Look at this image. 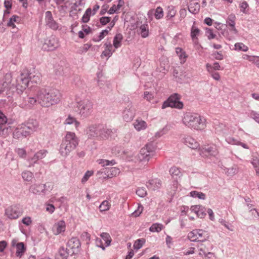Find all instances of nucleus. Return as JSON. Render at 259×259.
<instances>
[{"label": "nucleus", "mask_w": 259, "mask_h": 259, "mask_svg": "<svg viewBox=\"0 0 259 259\" xmlns=\"http://www.w3.org/2000/svg\"><path fill=\"white\" fill-rule=\"evenodd\" d=\"M38 103L43 107H50L58 104L61 100L60 91L54 88H42L36 94Z\"/></svg>", "instance_id": "obj_1"}, {"label": "nucleus", "mask_w": 259, "mask_h": 259, "mask_svg": "<svg viewBox=\"0 0 259 259\" xmlns=\"http://www.w3.org/2000/svg\"><path fill=\"white\" fill-rule=\"evenodd\" d=\"M78 144L79 139L76 134L67 132L60 145L59 153L62 157L66 158L76 148Z\"/></svg>", "instance_id": "obj_2"}, {"label": "nucleus", "mask_w": 259, "mask_h": 259, "mask_svg": "<svg viewBox=\"0 0 259 259\" xmlns=\"http://www.w3.org/2000/svg\"><path fill=\"white\" fill-rule=\"evenodd\" d=\"M182 122L186 126L193 130L202 131L206 127L205 118L195 112H186Z\"/></svg>", "instance_id": "obj_3"}, {"label": "nucleus", "mask_w": 259, "mask_h": 259, "mask_svg": "<svg viewBox=\"0 0 259 259\" xmlns=\"http://www.w3.org/2000/svg\"><path fill=\"white\" fill-rule=\"evenodd\" d=\"M76 112L80 118L84 119L90 116L93 112V104L88 99H83L76 102Z\"/></svg>", "instance_id": "obj_4"}, {"label": "nucleus", "mask_w": 259, "mask_h": 259, "mask_svg": "<svg viewBox=\"0 0 259 259\" xmlns=\"http://www.w3.org/2000/svg\"><path fill=\"white\" fill-rule=\"evenodd\" d=\"M154 148L150 144H147L141 149L137 158L138 161L143 164H147L154 156Z\"/></svg>", "instance_id": "obj_5"}, {"label": "nucleus", "mask_w": 259, "mask_h": 259, "mask_svg": "<svg viewBox=\"0 0 259 259\" xmlns=\"http://www.w3.org/2000/svg\"><path fill=\"white\" fill-rule=\"evenodd\" d=\"M168 107L182 109L183 108V103L180 101V96L178 94L171 95L166 101H164L162 105V109H165Z\"/></svg>", "instance_id": "obj_6"}, {"label": "nucleus", "mask_w": 259, "mask_h": 259, "mask_svg": "<svg viewBox=\"0 0 259 259\" xmlns=\"http://www.w3.org/2000/svg\"><path fill=\"white\" fill-rule=\"evenodd\" d=\"M188 237L192 242H204L209 237L208 233L202 229H194L189 232Z\"/></svg>", "instance_id": "obj_7"}, {"label": "nucleus", "mask_w": 259, "mask_h": 259, "mask_svg": "<svg viewBox=\"0 0 259 259\" xmlns=\"http://www.w3.org/2000/svg\"><path fill=\"white\" fill-rule=\"evenodd\" d=\"M48 153L46 150H40L36 152L33 156H28L27 161L28 162V167H30L33 166L35 164L37 163V161L45 158Z\"/></svg>", "instance_id": "obj_8"}, {"label": "nucleus", "mask_w": 259, "mask_h": 259, "mask_svg": "<svg viewBox=\"0 0 259 259\" xmlns=\"http://www.w3.org/2000/svg\"><path fill=\"white\" fill-rule=\"evenodd\" d=\"M200 155L202 157L216 156L219 151L215 145H208L201 148L199 151Z\"/></svg>", "instance_id": "obj_9"}, {"label": "nucleus", "mask_w": 259, "mask_h": 259, "mask_svg": "<svg viewBox=\"0 0 259 259\" xmlns=\"http://www.w3.org/2000/svg\"><path fill=\"white\" fill-rule=\"evenodd\" d=\"M69 250L70 251L71 254L78 253L81 248V243L79 240L75 237L71 238L67 243Z\"/></svg>", "instance_id": "obj_10"}, {"label": "nucleus", "mask_w": 259, "mask_h": 259, "mask_svg": "<svg viewBox=\"0 0 259 259\" xmlns=\"http://www.w3.org/2000/svg\"><path fill=\"white\" fill-rule=\"evenodd\" d=\"M101 125L92 124L89 125L86 130V134L89 139H99Z\"/></svg>", "instance_id": "obj_11"}, {"label": "nucleus", "mask_w": 259, "mask_h": 259, "mask_svg": "<svg viewBox=\"0 0 259 259\" xmlns=\"http://www.w3.org/2000/svg\"><path fill=\"white\" fill-rule=\"evenodd\" d=\"M29 191L35 195H45L47 192V185L33 184L29 187Z\"/></svg>", "instance_id": "obj_12"}, {"label": "nucleus", "mask_w": 259, "mask_h": 259, "mask_svg": "<svg viewBox=\"0 0 259 259\" xmlns=\"http://www.w3.org/2000/svg\"><path fill=\"white\" fill-rule=\"evenodd\" d=\"M182 142L191 149H196L199 147V144L196 140L189 135H184L181 139Z\"/></svg>", "instance_id": "obj_13"}, {"label": "nucleus", "mask_w": 259, "mask_h": 259, "mask_svg": "<svg viewBox=\"0 0 259 259\" xmlns=\"http://www.w3.org/2000/svg\"><path fill=\"white\" fill-rule=\"evenodd\" d=\"M59 46L58 41L55 37L52 36L49 39L46 40L42 46L45 51H53Z\"/></svg>", "instance_id": "obj_14"}, {"label": "nucleus", "mask_w": 259, "mask_h": 259, "mask_svg": "<svg viewBox=\"0 0 259 259\" xmlns=\"http://www.w3.org/2000/svg\"><path fill=\"white\" fill-rule=\"evenodd\" d=\"M13 135L14 138L19 139L29 136V133L25 129V124H21L15 129Z\"/></svg>", "instance_id": "obj_15"}, {"label": "nucleus", "mask_w": 259, "mask_h": 259, "mask_svg": "<svg viewBox=\"0 0 259 259\" xmlns=\"http://www.w3.org/2000/svg\"><path fill=\"white\" fill-rule=\"evenodd\" d=\"M66 230V223L63 220L56 222L52 228V231L54 235H58L63 233Z\"/></svg>", "instance_id": "obj_16"}, {"label": "nucleus", "mask_w": 259, "mask_h": 259, "mask_svg": "<svg viewBox=\"0 0 259 259\" xmlns=\"http://www.w3.org/2000/svg\"><path fill=\"white\" fill-rule=\"evenodd\" d=\"M45 22L47 26L52 29L57 30L59 28L58 23L53 19L50 11H47L45 13Z\"/></svg>", "instance_id": "obj_17"}, {"label": "nucleus", "mask_w": 259, "mask_h": 259, "mask_svg": "<svg viewBox=\"0 0 259 259\" xmlns=\"http://www.w3.org/2000/svg\"><path fill=\"white\" fill-rule=\"evenodd\" d=\"M21 212L16 206H10L5 211L6 215L10 219H16L21 215Z\"/></svg>", "instance_id": "obj_18"}, {"label": "nucleus", "mask_w": 259, "mask_h": 259, "mask_svg": "<svg viewBox=\"0 0 259 259\" xmlns=\"http://www.w3.org/2000/svg\"><path fill=\"white\" fill-rule=\"evenodd\" d=\"M163 9L160 7H158L156 9L150 10L147 13L148 19L150 20L153 19V15L156 19H160L163 17Z\"/></svg>", "instance_id": "obj_19"}, {"label": "nucleus", "mask_w": 259, "mask_h": 259, "mask_svg": "<svg viewBox=\"0 0 259 259\" xmlns=\"http://www.w3.org/2000/svg\"><path fill=\"white\" fill-rule=\"evenodd\" d=\"M135 115V110L131 106L125 108L123 111V118L125 121H130L132 120Z\"/></svg>", "instance_id": "obj_20"}, {"label": "nucleus", "mask_w": 259, "mask_h": 259, "mask_svg": "<svg viewBox=\"0 0 259 259\" xmlns=\"http://www.w3.org/2000/svg\"><path fill=\"white\" fill-rule=\"evenodd\" d=\"M133 125L134 126V128L137 131V132H141L145 130L147 127L148 124L147 122L142 120L140 118H138L136 119L133 123Z\"/></svg>", "instance_id": "obj_21"}, {"label": "nucleus", "mask_w": 259, "mask_h": 259, "mask_svg": "<svg viewBox=\"0 0 259 259\" xmlns=\"http://www.w3.org/2000/svg\"><path fill=\"white\" fill-rule=\"evenodd\" d=\"M103 172L105 173L107 178H111L119 175L120 172V169L116 167L111 168H105L103 169Z\"/></svg>", "instance_id": "obj_22"}, {"label": "nucleus", "mask_w": 259, "mask_h": 259, "mask_svg": "<svg viewBox=\"0 0 259 259\" xmlns=\"http://www.w3.org/2000/svg\"><path fill=\"white\" fill-rule=\"evenodd\" d=\"M137 33L142 38H146L149 34V29L148 24L147 23L142 24L138 27Z\"/></svg>", "instance_id": "obj_23"}, {"label": "nucleus", "mask_w": 259, "mask_h": 259, "mask_svg": "<svg viewBox=\"0 0 259 259\" xmlns=\"http://www.w3.org/2000/svg\"><path fill=\"white\" fill-rule=\"evenodd\" d=\"M20 82L18 83L17 88L22 92L28 87L30 83L29 75L26 77L22 75L20 78Z\"/></svg>", "instance_id": "obj_24"}, {"label": "nucleus", "mask_w": 259, "mask_h": 259, "mask_svg": "<svg viewBox=\"0 0 259 259\" xmlns=\"http://www.w3.org/2000/svg\"><path fill=\"white\" fill-rule=\"evenodd\" d=\"M190 210L200 218H204L206 215L205 208L201 205L192 206Z\"/></svg>", "instance_id": "obj_25"}, {"label": "nucleus", "mask_w": 259, "mask_h": 259, "mask_svg": "<svg viewBox=\"0 0 259 259\" xmlns=\"http://www.w3.org/2000/svg\"><path fill=\"white\" fill-rule=\"evenodd\" d=\"M161 185V181L159 179H154L149 181L147 184V186L149 189L155 191L159 189Z\"/></svg>", "instance_id": "obj_26"}, {"label": "nucleus", "mask_w": 259, "mask_h": 259, "mask_svg": "<svg viewBox=\"0 0 259 259\" xmlns=\"http://www.w3.org/2000/svg\"><path fill=\"white\" fill-rule=\"evenodd\" d=\"M200 34V30L197 26H195L194 22L191 29V37L193 42L196 45L198 42V37Z\"/></svg>", "instance_id": "obj_27"}, {"label": "nucleus", "mask_w": 259, "mask_h": 259, "mask_svg": "<svg viewBox=\"0 0 259 259\" xmlns=\"http://www.w3.org/2000/svg\"><path fill=\"white\" fill-rule=\"evenodd\" d=\"M5 80H2L0 81V84H2L3 87L0 92H3L6 89L11 88V76L10 74H6L5 76Z\"/></svg>", "instance_id": "obj_28"}, {"label": "nucleus", "mask_w": 259, "mask_h": 259, "mask_svg": "<svg viewBox=\"0 0 259 259\" xmlns=\"http://www.w3.org/2000/svg\"><path fill=\"white\" fill-rule=\"evenodd\" d=\"M38 127V123L36 120L29 121L27 124H25V129L29 132V135L33 132L36 131Z\"/></svg>", "instance_id": "obj_29"}, {"label": "nucleus", "mask_w": 259, "mask_h": 259, "mask_svg": "<svg viewBox=\"0 0 259 259\" xmlns=\"http://www.w3.org/2000/svg\"><path fill=\"white\" fill-rule=\"evenodd\" d=\"M70 254H71L70 250H68L64 247H60L56 255V257L57 259H67Z\"/></svg>", "instance_id": "obj_30"}, {"label": "nucleus", "mask_w": 259, "mask_h": 259, "mask_svg": "<svg viewBox=\"0 0 259 259\" xmlns=\"http://www.w3.org/2000/svg\"><path fill=\"white\" fill-rule=\"evenodd\" d=\"M56 3L59 11L62 12H66L70 5L68 1H65L64 0H56Z\"/></svg>", "instance_id": "obj_31"}, {"label": "nucleus", "mask_w": 259, "mask_h": 259, "mask_svg": "<svg viewBox=\"0 0 259 259\" xmlns=\"http://www.w3.org/2000/svg\"><path fill=\"white\" fill-rule=\"evenodd\" d=\"M176 52L179 58L180 63L183 64L185 63L188 58V55L186 54V52L180 48H177L176 49Z\"/></svg>", "instance_id": "obj_32"}, {"label": "nucleus", "mask_w": 259, "mask_h": 259, "mask_svg": "<svg viewBox=\"0 0 259 259\" xmlns=\"http://www.w3.org/2000/svg\"><path fill=\"white\" fill-rule=\"evenodd\" d=\"M188 9L191 13L196 14L199 11L200 5L197 1H192L188 6Z\"/></svg>", "instance_id": "obj_33"}, {"label": "nucleus", "mask_w": 259, "mask_h": 259, "mask_svg": "<svg viewBox=\"0 0 259 259\" xmlns=\"http://www.w3.org/2000/svg\"><path fill=\"white\" fill-rule=\"evenodd\" d=\"M105 49L102 52L101 57L105 56L109 58L111 57L114 52V50H112V45L111 44L110 42H106L105 44Z\"/></svg>", "instance_id": "obj_34"}, {"label": "nucleus", "mask_w": 259, "mask_h": 259, "mask_svg": "<svg viewBox=\"0 0 259 259\" xmlns=\"http://www.w3.org/2000/svg\"><path fill=\"white\" fill-rule=\"evenodd\" d=\"M72 124H74L75 129L78 130V128L80 125V122L77 121L75 118L71 116V115H69L64 120V124L70 125Z\"/></svg>", "instance_id": "obj_35"}, {"label": "nucleus", "mask_w": 259, "mask_h": 259, "mask_svg": "<svg viewBox=\"0 0 259 259\" xmlns=\"http://www.w3.org/2000/svg\"><path fill=\"white\" fill-rule=\"evenodd\" d=\"M111 131L108 129L104 128L101 125L98 140H105L108 139Z\"/></svg>", "instance_id": "obj_36"}, {"label": "nucleus", "mask_w": 259, "mask_h": 259, "mask_svg": "<svg viewBox=\"0 0 259 259\" xmlns=\"http://www.w3.org/2000/svg\"><path fill=\"white\" fill-rule=\"evenodd\" d=\"M22 178L24 181L31 182L34 179L33 172L29 170H24L22 172Z\"/></svg>", "instance_id": "obj_37"}, {"label": "nucleus", "mask_w": 259, "mask_h": 259, "mask_svg": "<svg viewBox=\"0 0 259 259\" xmlns=\"http://www.w3.org/2000/svg\"><path fill=\"white\" fill-rule=\"evenodd\" d=\"M206 69L208 72H212L215 70H221V67L218 62H214L212 65L207 63L206 64Z\"/></svg>", "instance_id": "obj_38"}, {"label": "nucleus", "mask_w": 259, "mask_h": 259, "mask_svg": "<svg viewBox=\"0 0 259 259\" xmlns=\"http://www.w3.org/2000/svg\"><path fill=\"white\" fill-rule=\"evenodd\" d=\"M16 249V255L19 257H21L26 251V247L23 242H20Z\"/></svg>", "instance_id": "obj_39"}, {"label": "nucleus", "mask_w": 259, "mask_h": 259, "mask_svg": "<svg viewBox=\"0 0 259 259\" xmlns=\"http://www.w3.org/2000/svg\"><path fill=\"white\" fill-rule=\"evenodd\" d=\"M122 39L123 36L121 33L116 34L114 37L113 44V45L115 49H117L121 47Z\"/></svg>", "instance_id": "obj_40"}, {"label": "nucleus", "mask_w": 259, "mask_h": 259, "mask_svg": "<svg viewBox=\"0 0 259 259\" xmlns=\"http://www.w3.org/2000/svg\"><path fill=\"white\" fill-rule=\"evenodd\" d=\"M169 173L174 178H180L182 176L181 169L176 166L171 167L169 169Z\"/></svg>", "instance_id": "obj_41"}, {"label": "nucleus", "mask_w": 259, "mask_h": 259, "mask_svg": "<svg viewBox=\"0 0 259 259\" xmlns=\"http://www.w3.org/2000/svg\"><path fill=\"white\" fill-rule=\"evenodd\" d=\"M251 163L255 170L256 175L259 176V157L253 156L251 160Z\"/></svg>", "instance_id": "obj_42"}, {"label": "nucleus", "mask_w": 259, "mask_h": 259, "mask_svg": "<svg viewBox=\"0 0 259 259\" xmlns=\"http://www.w3.org/2000/svg\"><path fill=\"white\" fill-rule=\"evenodd\" d=\"M164 229V226L160 223H154L150 227L149 230L152 232H160Z\"/></svg>", "instance_id": "obj_43"}, {"label": "nucleus", "mask_w": 259, "mask_h": 259, "mask_svg": "<svg viewBox=\"0 0 259 259\" xmlns=\"http://www.w3.org/2000/svg\"><path fill=\"white\" fill-rule=\"evenodd\" d=\"M81 5V0H78L75 3L72 4L71 7L70 15H71V13L76 14V12L81 11V9L79 7Z\"/></svg>", "instance_id": "obj_44"}, {"label": "nucleus", "mask_w": 259, "mask_h": 259, "mask_svg": "<svg viewBox=\"0 0 259 259\" xmlns=\"http://www.w3.org/2000/svg\"><path fill=\"white\" fill-rule=\"evenodd\" d=\"M36 102H37V97L36 99L33 97H29L27 100H25V103L22 104V106L23 107H30L34 105Z\"/></svg>", "instance_id": "obj_45"}, {"label": "nucleus", "mask_w": 259, "mask_h": 259, "mask_svg": "<svg viewBox=\"0 0 259 259\" xmlns=\"http://www.w3.org/2000/svg\"><path fill=\"white\" fill-rule=\"evenodd\" d=\"M97 161L99 164H101L103 167L108 165H114L116 163L114 160H108L106 159H100L97 160Z\"/></svg>", "instance_id": "obj_46"}, {"label": "nucleus", "mask_w": 259, "mask_h": 259, "mask_svg": "<svg viewBox=\"0 0 259 259\" xmlns=\"http://www.w3.org/2000/svg\"><path fill=\"white\" fill-rule=\"evenodd\" d=\"M111 207V203L107 200H104L99 206L101 212L108 211Z\"/></svg>", "instance_id": "obj_47"}, {"label": "nucleus", "mask_w": 259, "mask_h": 259, "mask_svg": "<svg viewBox=\"0 0 259 259\" xmlns=\"http://www.w3.org/2000/svg\"><path fill=\"white\" fill-rule=\"evenodd\" d=\"M100 236L103 240L105 242V246H109L110 245L111 242L112 241L110 235L107 233H102Z\"/></svg>", "instance_id": "obj_48"}, {"label": "nucleus", "mask_w": 259, "mask_h": 259, "mask_svg": "<svg viewBox=\"0 0 259 259\" xmlns=\"http://www.w3.org/2000/svg\"><path fill=\"white\" fill-rule=\"evenodd\" d=\"M191 197L193 198H198L200 199L204 200L206 198L205 194L201 192L192 191L190 193Z\"/></svg>", "instance_id": "obj_49"}, {"label": "nucleus", "mask_w": 259, "mask_h": 259, "mask_svg": "<svg viewBox=\"0 0 259 259\" xmlns=\"http://www.w3.org/2000/svg\"><path fill=\"white\" fill-rule=\"evenodd\" d=\"M234 50L237 51L247 52L248 48L242 42H237L234 45Z\"/></svg>", "instance_id": "obj_50"}, {"label": "nucleus", "mask_w": 259, "mask_h": 259, "mask_svg": "<svg viewBox=\"0 0 259 259\" xmlns=\"http://www.w3.org/2000/svg\"><path fill=\"white\" fill-rule=\"evenodd\" d=\"M19 19L18 16L16 15L12 16L9 20L8 22L7 26L8 27H11L12 28H16V25H15V23H18V21Z\"/></svg>", "instance_id": "obj_51"}, {"label": "nucleus", "mask_w": 259, "mask_h": 259, "mask_svg": "<svg viewBox=\"0 0 259 259\" xmlns=\"http://www.w3.org/2000/svg\"><path fill=\"white\" fill-rule=\"evenodd\" d=\"M91 15H92V11L91 9H87L82 17V21L83 23H87L90 20V18Z\"/></svg>", "instance_id": "obj_52"}, {"label": "nucleus", "mask_w": 259, "mask_h": 259, "mask_svg": "<svg viewBox=\"0 0 259 259\" xmlns=\"http://www.w3.org/2000/svg\"><path fill=\"white\" fill-rule=\"evenodd\" d=\"M28 75L31 83H37L40 81V75L39 74H30Z\"/></svg>", "instance_id": "obj_53"}, {"label": "nucleus", "mask_w": 259, "mask_h": 259, "mask_svg": "<svg viewBox=\"0 0 259 259\" xmlns=\"http://www.w3.org/2000/svg\"><path fill=\"white\" fill-rule=\"evenodd\" d=\"M176 14V10L173 7H168V11L166 14V18L167 19H170L174 17Z\"/></svg>", "instance_id": "obj_54"}, {"label": "nucleus", "mask_w": 259, "mask_h": 259, "mask_svg": "<svg viewBox=\"0 0 259 259\" xmlns=\"http://www.w3.org/2000/svg\"><path fill=\"white\" fill-rule=\"evenodd\" d=\"M17 155L21 158H25L26 157L27 152L23 148H16L15 150Z\"/></svg>", "instance_id": "obj_55"}, {"label": "nucleus", "mask_w": 259, "mask_h": 259, "mask_svg": "<svg viewBox=\"0 0 259 259\" xmlns=\"http://www.w3.org/2000/svg\"><path fill=\"white\" fill-rule=\"evenodd\" d=\"M235 16L233 14H231L227 18V23L229 26H233V25H235Z\"/></svg>", "instance_id": "obj_56"}, {"label": "nucleus", "mask_w": 259, "mask_h": 259, "mask_svg": "<svg viewBox=\"0 0 259 259\" xmlns=\"http://www.w3.org/2000/svg\"><path fill=\"white\" fill-rule=\"evenodd\" d=\"M94 174V171L93 170H88L86 171L83 177L81 179V182L82 183H85Z\"/></svg>", "instance_id": "obj_57"}, {"label": "nucleus", "mask_w": 259, "mask_h": 259, "mask_svg": "<svg viewBox=\"0 0 259 259\" xmlns=\"http://www.w3.org/2000/svg\"><path fill=\"white\" fill-rule=\"evenodd\" d=\"M136 194L140 197H144L147 195V191L145 188H139L136 191Z\"/></svg>", "instance_id": "obj_58"}, {"label": "nucleus", "mask_w": 259, "mask_h": 259, "mask_svg": "<svg viewBox=\"0 0 259 259\" xmlns=\"http://www.w3.org/2000/svg\"><path fill=\"white\" fill-rule=\"evenodd\" d=\"M154 96L153 94L150 93L148 91H146L144 93L143 98L147 101L150 102L154 99Z\"/></svg>", "instance_id": "obj_59"}, {"label": "nucleus", "mask_w": 259, "mask_h": 259, "mask_svg": "<svg viewBox=\"0 0 259 259\" xmlns=\"http://www.w3.org/2000/svg\"><path fill=\"white\" fill-rule=\"evenodd\" d=\"M45 206L46 211L48 212L49 213L52 214L54 212L55 210V207L54 205L49 203H46L45 204Z\"/></svg>", "instance_id": "obj_60"}, {"label": "nucleus", "mask_w": 259, "mask_h": 259, "mask_svg": "<svg viewBox=\"0 0 259 259\" xmlns=\"http://www.w3.org/2000/svg\"><path fill=\"white\" fill-rule=\"evenodd\" d=\"M226 141L229 144L238 145L239 141L232 137L226 138Z\"/></svg>", "instance_id": "obj_61"}, {"label": "nucleus", "mask_w": 259, "mask_h": 259, "mask_svg": "<svg viewBox=\"0 0 259 259\" xmlns=\"http://www.w3.org/2000/svg\"><path fill=\"white\" fill-rule=\"evenodd\" d=\"M22 222L23 224L27 226L31 225L32 223V221L30 217H25L22 220Z\"/></svg>", "instance_id": "obj_62"}, {"label": "nucleus", "mask_w": 259, "mask_h": 259, "mask_svg": "<svg viewBox=\"0 0 259 259\" xmlns=\"http://www.w3.org/2000/svg\"><path fill=\"white\" fill-rule=\"evenodd\" d=\"M144 243V241L142 239L137 240L134 244V248L136 249L141 248L142 247Z\"/></svg>", "instance_id": "obj_63"}, {"label": "nucleus", "mask_w": 259, "mask_h": 259, "mask_svg": "<svg viewBox=\"0 0 259 259\" xmlns=\"http://www.w3.org/2000/svg\"><path fill=\"white\" fill-rule=\"evenodd\" d=\"M250 117L259 123V113L255 111L250 112Z\"/></svg>", "instance_id": "obj_64"}]
</instances>
